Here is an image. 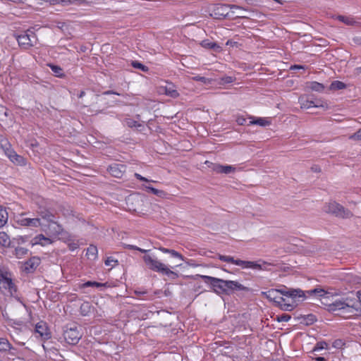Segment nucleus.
<instances>
[{
	"label": "nucleus",
	"mask_w": 361,
	"mask_h": 361,
	"mask_svg": "<svg viewBox=\"0 0 361 361\" xmlns=\"http://www.w3.org/2000/svg\"><path fill=\"white\" fill-rule=\"evenodd\" d=\"M123 246L126 249L137 250L142 253H145V255L142 257V259L149 269L166 275L171 279H176L178 278V274L171 270L167 265L159 261L154 256L147 254L149 250L129 244H123Z\"/></svg>",
	"instance_id": "nucleus-1"
},
{
	"label": "nucleus",
	"mask_w": 361,
	"mask_h": 361,
	"mask_svg": "<svg viewBox=\"0 0 361 361\" xmlns=\"http://www.w3.org/2000/svg\"><path fill=\"white\" fill-rule=\"evenodd\" d=\"M327 310L329 312L341 311L343 317H350L354 314L355 307L352 300L346 299L345 300H337L332 303L328 304Z\"/></svg>",
	"instance_id": "nucleus-2"
},
{
	"label": "nucleus",
	"mask_w": 361,
	"mask_h": 361,
	"mask_svg": "<svg viewBox=\"0 0 361 361\" xmlns=\"http://www.w3.org/2000/svg\"><path fill=\"white\" fill-rule=\"evenodd\" d=\"M281 294L293 298L304 297L305 294H307L308 295L317 294L320 297H324L327 294V293L324 289L322 288H314L312 290H307L305 293L299 289H292L287 292H283V293H278L276 296V300L273 301L278 303L280 305H283V302H285V299L281 296Z\"/></svg>",
	"instance_id": "nucleus-3"
},
{
	"label": "nucleus",
	"mask_w": 361,
	"mask_h": 361,
	"mask_svg": "<svg viewBox=\"0 0 361 361\" xmlns=\"http://www.w3.org/2000/svg\"><path fill=\"white\" fill-rule=\"evenodd\" d=\"M325 211L327 213L332 214L337 217L343 219H349L353 216V213L349 209H345L336 202H329L326 206Z\"/></svg>",
	"instance_id": "nucleus-4"
},
{
	"label": "nucleus",
	"mask_w": 361,
	"mask_h": 361,
	"mask_svg": "<svg viewBox=\"0 0 361 361\" xmlns=\"http://www.w3.org/2000/svg\"><path fill=\"white\" fill-rule=\"evenodd\" d=\"M16 39L18 45L23 49H28L35 46L37 41L35 33L30 30L16 36Z\"/></svg>",
	"instance_id": "nucleus-5"
},
{
	"label": "nucleus",
	"mask_w": 361,
	"mask_h": 361,
	"mask_svg": "<svg viewBox=\"0 0 361 361\" xmlns=\"http://www.w3.org/2000/svg\"><path fill=\"white\" fill-rule=\"evenodd\" d=\"M25 213H21L17 217L16 223L18 225L24 227H33L37 228L41 227L42 231H45L46 229L44 228V223L40 222V219L35 218H25L24 217Z\"/></svg>",
	"instance_id": "nucleus-6"
},
{
	"label": "nucleus",
	"mask_w": 361,
	"mask_h": 361,
	"mask_svg": "<svg viewBox=\"0 0 361 361\" xmlns=\"http://www.w3.org/2000/svg\"><path fill=\"white\" fill-rule=\"evenodd\" d=\"M235 264L241 267L243 269L267 270L266 266L271 264L261 259L257 262H252L238 259H235Z\"/></svg>",
	"instance_id": "nucleus-7"
},
{
	"label": "nucleus",
	"mask_w": 361,
	"mask_h": 361,
	"mask_svg": "<svg viewBox=\"0 0 361 361\" xmlns=\"http://www.w3.org/2000/svg\"><path fill=\"white\" fill-rule=\"evenodd\" d=\"M219 283H224V290L223 293L229 294L231 292L235 290H243V291H249V288L244 286L243 284L240 283L236 281H229V280H224V281H217Z\"/></svg>",
	"instance_id": "nucleus-8"
},
{
	"label": "nucleus",
	"mask_w": 361,
	"mask_h": 361,
	"mask_svg": "<svg viewBox=\"0 0 361 361\" xmlns=\"http://www.w3.org/2000/svg\"><path fill=\"white\" fill-rule=\"evenodd\" d=\"M36 213L37 214V218L40 219V222L43 221L47 224L56 219V215L54 211L45 206L39 205L36 209Z\"/></svg>",
	"instance_id": "nucleus-9"
},
{
	"label": "nucleus",
	"mask_w": 361,
	"mask_h": 361,
	"mask_svg": "<svg viewBox=\"0 0 361 361\" xmlns=\"http://www.w3.org/2000/svg\"><path fill=\"white\" fill-rule=\"evenodd\" d=\"M81 336L82 335L76 326L68 328L63 332V338L70 345L77 344Z\"/></svg>",
	"instance_id": "nucleus-10"
},
{
	"label": "nucleus",
	"mask_w": 361,
	"mask_h": 361,
	"mask_svg": "<svg viewBox=\"0 0 361 361\" xmlns=\"http://www.w3.org/2000/svg\"><path fill=\"white\" fill-rule=\"evenodd\" d=\"M44 228L46 229L44 231L47 232L50 236L53 237H57L61 235L64 231L63 226L59 224L56 219L47 224H44Z\"/></svg>",
	"instance_id": "nucleus-11"
},
{
	"label": "nucleus",
	"mask_w": 361,
	"mask_h": 361,
	"mask_svg": "<svg viewBox=\"0 0 361 361\" xmlns=\"http://www.w3.org/2000/svg\"><path fill=\"white\" fill-rule=\"evenodd\" d=\"M41 264V259L39 257L34 256L29 258L23 262L22 270L26 274H32Z\"/></svg>",
	"instance_id": "nucleus-12"
},
{
	"label": "nucleus",
	"mask_w": 361,
	"mask_h": 361,
	"mask_svg": "<svg viewBox=\"0 0 361 361\" xmlns=\"http://www.w3.org/2000/svg\"><path fill=\"white\" fill-rule=\"evenodd\" d=\"M200 277L203 279L204 283L209 284L215 293H223L224 283H219L217 281H224V279L204 275H200Z\"/></svg>",
	"instance_id": "nucleus-13"
},
{
	"label": "nucleus",
	"mask_w": 361,
	"mask_h": 361,
	"mask_svg": "<svg viewBox=\"0 0 361 361\" xmlns=\"http://www.w3.org/2000/svg\"><path fill=\"white\" fill-rule=\"evenodd\" d=\"M35 333L38 334L42 339L48 340L51 338V332L46 322L40 321L35 325Z\"/></svg>",
	"instance_id": "nucleus-14"
},
{
	"label": "nucleus",
	"mask_w": 361,
	"mask_h": 361,
	"mask_svg": "<svg viewBox=\"0 0 361 361\" xmlns=\"http://www.w3.org/2000/svg\"><path fill=\"white\" fill-rule=\"evenodd\" d=\"M6 154L13 164L19 166H25L26 164V159L23 157L18 154L14 150L7 149Z\"/></svg>",
	"instance_id": "nucleus-15"
},
{
	"label": "nucleus",
	"mask_w": 361,
	"mask_h": 361,
	"mask_svg": "<svg viewBox=\"0 0 361 361\" xmlns=\"http://www.w3.org/2000/svg\"><path fill=\"white\" fill-rule=\"evenodd\" d=\"M126 169V166L123 164H114L109 166L108 171L112 176L121 178L125 173Z\"/></svg>",
	"instance_id": "nucleus-16"
},
{
	"label": "nucleus",
	"mask_w": 361,
	"mask_h": 361,
	"mask_svg": "<svg viewBox=\"0 0 361 361\" xmlns=\"http://www.w3.org/2000/svg\"><path fill=\"white\" fill-rule=\"evenodd\" d=\"M53 243V240L44 236L43 234H38L34 237L31 240V245L32 246L36 245H40L42 246H46Z\"/></svg>",
	"instance_id": "nucleus-17"
},
{
	"label": "nucleus",
	"mask_w": 361,
	"mask_h": 361,
	"mask_svg": "<svg viewBox=\"0 0 361 361\" xmlns=\"http://www.w3.org/2000/svg\"><path fill=\"white\" fill-rule=\"evenodd\" d=\"M0 246L2 247H14V241H11L9 235L4 231L0 232Z\"/></svg>",
	"instance_id": "nucleus-18"
},
{
	"label": "nucleus",
	"mask_w": 361,
	"mask_h": 361,
	"mask_svg": "<svg viewBox=\"0 0 361 361\" xmlns=\"http://www.w3.org/2000/svg\"><path fill=\"white\" fill-rule=\"evenodd\" d=\"M250 119L247 126L258 125L260 126H267L271 124V121L267 118H255L254 116H249Z\"/></svg>",
	"instance_id": "nucleus-19"
},
{
	"label": "nucleus",
	"mask_w": 361,
	"mask_h": 361,
	"mask_svg": "<svg viewBox=\"0 0 361 361\" xmlns=\"http://www.w3.org/2000/svg\"><path fill=\"white\" fill-rule=\"evenodd\" d=\"M226 10V7L223 5H217L214 7L213 12L214 16L215 18H224L227 16L228 13L225 12Z\"/></svg>",
	"instance_id": "nucleus-20"
},
{
	"label": "nucleus",
	"mask_w": 361,
	"mask_h": 361,
	"mask_svg": "<svg viewBox=\"0 0 361 361\" xmlns=\"http://www.w3.org/2000/svg\"><path fill=\"white\" fill-rule=\"evenodd\" d=\"M4 288L8 289L11 295H14L17 293L18 288L15 283L13 282L11 277L6 279V281L3 283Z\"/></svg>",
	"instance_id": "nucleus-21"
},
{
	"label": "nucleus",
	"mask_w": 361,
	"mask_h": 361,
	"mask_svg": "<svg viewBox=\"0 0 361 361\" xmlns=\"http://www.w3.org/2000/svg\"><path fill=\"white\" fill-rule=\"evenodd\" d=\"M159 250L164 253L170 254L171 255V257H173L178 258L180 260L184 261V257L180 253H179L178 252H177L174 250L168 249V248H165L163 247H159Z\"/></svg>",
	"instance_id": "nucleus-22"
},
{
	"label": "nucleus",
	"mask_w": 361,
	"mask_h": 361,
	"mask_svg": "<svg viewBox=\"0 0 361 361\" xmlns=\"http://www.w3.org/2000/svg\"><path fill=\"white\" fill-rule=\"evenodd\" d=\"M307 87L312 91L322 92L324 90V85L316 81H312L308 82Z\"/></svg>",
	"instance_id": "nucleus-23"
},
{
	"label": "nucleus",
	"mask_w": 361,
	"mask_h": 361,
	"mask_svg": "<svg viewBox=\"0 0 361 361\" xmlns=\"http://www.w3.org/2000/svg\"><path fill=\"white\" fill-rule=\"evenodd\" d=\"M10 350H14V348L8 339L6 338H0V351L5 352Z\"/></svg>",
	"instance_id": "nucleus-24"
},
{
	"label": "nucleus",
	"mask_w": 361,
	"mask_h": 361,
	"mask_svg": "<svg viewBox=\"0 0 361 361\" xmlns=\"http://www.w3.org/2000/svg\"><path fill=\"white\" fill-rule=\"evenodd\" d=\"M216 171L221 173L228 174L235 171V168L232 166L218 165L215 167Z\"/></svg>",
	"instance_id": "nucleus-25"
},
{
	"label": "nucleus",
	"mask_w": 361,
	"mask_h": 361,
	"mask_svg": "<svg viewBox=\"0 0 361 361\" xmlns=\"http://www.w3.org/2000/svg\"><path fill=\"white\" fill-rule=\"evenodd\" d=\"M8 212L6 208L0 206V228L3 227L8 221Z\"/></svg>",
	"instance_id": "nucleus-26"
},
{
	"label": "nucleus",
	"mask_w": 361,
	"mask_h": 361,
	"mask_svg": "<svg viewBox=\"0 0 361 361\" xmlns=\"http://www.w3.org/2000/svg\"><path fill=\"white\" fill-rule=\"evenodd\" d=\"M278 293H283V292L277 289H271L267 292L262 293V294L264 295L266 298L271 301L276 300V296Z\"/></svg>",
	"instance_id": "nucleus-27"
},
{
	"label": "nucleus",
	"mask_w": 361,
	"mask_h": 361,
	"mask_svg": "<svg viewBox=\"0 0 361 361\" xmlns=\"http://www.w3.org/2000/svg\"><path fill=\"white\" fill-rule=\"evenodd\" d=\"M201 45L207 49H213L215 51H219L221 49L220 46L218 45L216 42H210L209 40H203L201 43Z\"/></svg>",
	"instance_id": "nucleus-28"
},
{
	"label": "nucleus",
	"mask_w": 361,
	"mask_h": 361,
	"mask_svg": "<svg viewBox=\"0 0 361 361\" xmlns=\"http://www.w3.org/2000/svg\"><path fill=\"white\" fill-rule=\"evenodd\" d=\"M106 283H99L97 281H88L80 285V288H87V287L101 288V287H106Z\"/></svg>",
	"instance_id": "nucleus-29"
},
{
	"label": "nucleus",
	"mask_w": 361,
	"mask_h": 361,
	"mask_svg": "<svg viewBox=\"0 0 361 361\" xmlns=\"http://www.w3.org/2000/svg\"><path fill=\"white\" fill-rule=\"evenodd\" d=\"M92 310V305L89 302H84L80 307V311L82 315H88Z\"/></svg>",
	"instance_id": "nucleus-30"
},
{
	"label": "nucleus",
	"mask_w": 361,
	"mask_h": 361,
	"mask_svg": "<svg viewBox=\"0 0 361 361\" xmlns=\"http://www.w3.org/2000/svg\"><path fill=\"white\" fill-rule=\"evenodd\" d=\"M97 247L94 245H90L87 249L86 255L88 258L95 259L97 256Z\"/></svg>",
	"instance_id": "nucleus-31"
},
{
	"label": "nucleus",
	"mask_w": 361,
	"mask_h": 361,
	"mask_svg": "<svg viewBox=\"0 0 361 361\" xmlns=\"http://www.w3.org/2000/svg\"><path fill=\"white\" fill-rule=\"evenodd\" d=\"M13 247H15V255L16 256L17 258H22L28 252V249L25 247H23L20 246H14Z\"/></svg>",
	"instance_id": "nucleus-32"
},
{
	"label": "nucleus",
	"mask_w": 361,
	"mask_h": 361,
	"mask_svg": "<svg viewBox=\"0 0 361 361\" xmlns=\"http://www.w3.org/2000/svg\"><path fill=\"white\" fill-rule=\"evenodd\" d=\"M165 94L173 98H176L179 96L178 91L173 88L172 85L165 87Z\"/></svg>",
	"instance_id": "nucleus-33"
},
{
	"label": "nucleus",
	"mask_w": 361,
	"mask_h": 361,
	"mask_svg": "<svg viewBox=\"0 0 361 361\" xmlns=\"http://www.w3.org/2000/svg\"><path fill=\"white\" fill-rule=\"evenodd\" d=\"M345 87L346 85L344 82L338 80H335L332 82L329 87L330 90H343L345 89Z\"/></svg>",
	"instance_id": "nucleus-34"
},
{
	"label": "nucleus",
	"mask_w": 361,
	"mask_h": 361,
	"mask_svg": "<svg viewBox=\"0 0 361 361\" xmlns=\"http://www.w3.org/2000/svg\"><path fill=\"white\" fill-rule=\"evenodd\" d=\"M49 67L55 73L56 76L60 78L64 76L63 69L60 66L54 64H49Z\"/></svg>",
	"instance_id": "nucleus-35"
},
{
	"label": "nucleus",
	"mask_w": 361,
	"mask_h": 361,
	"mask_svg": "<svg viewBox=\"0 0 361 361\" xmlns=\"http://www.w3.org/2000/svg\"><path fill=\"white\" fill-rule=\"evenodd\" d=\"M124 122L125 124L129 128H137L142 126L141 123H138L137 121H135L134 119L132 118H126Z\"/></svg>",
	"instance_id": "nucleus-36"
},
{
	"label": "nucleus",
	"mask_w": 361,
	"mask_h": 361,
	"mask_svg": "<svg viewBox=\"0 0 361 361\" xmlns=\"http://www.w3.org/2000/svg\"><path fill=\"white\" fill-rule=\"evenodd\" d=\"M104 264L106 266L114 267L118 264V261L114 257H108L105 259Z\"/></svg>",
	"instance_id": "nucleus-37"
},
{
	"label": "nucleus",
	"mask_w": 361,
	"mask_h": 361,
	"mask_svg": "<svg viewBox=\"0 0 361 361\" xmlns=\"http://www.w3.org/2000/svg\"><path fill=\"white\" fill-rule=\"evenodd\" d=\"M131 65L133 68L140 69L143 72H147L149 71V68L147 66H145L144 64L141 63L137 61H132Z\"/></svg>",
	"instance_id": "nucleus-38"
},
{
	"label": "nucleus",
	"mask_w": 361,
	"mask_h": 361,
	"mask_svg": "<svg viewBox=\"0 0 361 361\" xmlns=\"http://www.w3.org/2000/svg\"><path fill=\"white\" fill-rule=\"evenodd\" d=\"M320 105L318 103H315L313 101H309V100H306L301 103V108H303V109H309L312 106L318 107Z\"/></svg>",
	"instance_id": "nucleus-39"
},
{
	"label": "nucleus",
	"mask_w": 361,
	"mask_h": 361,
	"mask_svg": "<svg viewBox=\"0 0 361 361\" xmlns=\"http://www.w3.org/2000/svg\"><path fill=\"white\" fill-rule=\"evenodd\" d=\"M337 18L338 20L344 23L346 25H353L355 23L353 18L343 16H338Z\"/></svg>",
	"instance_id": "nucleus-40"
},
{
	"label": "nucleus",
	"mask_w": 361,
	"mask_h": 361,
	"mask_svg": "<svg viewBox=\"0 0 361 361\" xmlns=\"http://www.w3.org/2000/svg\"><path fill=\"white\" fill-rule=\"evenodd\" d=\"M218 258L221 261L235 264V259L233 257L219 254Z\"/></svg>",
	"instance_id": "nucleus-41"
},
{
	"label": "nucleus",
	"mask_w": 361,
	"mask_h": 361,
	"mask_svg": "<svg viewBox=\"0 0 361 361\" xmlns=\"http://www.w3.org/2000/svg\"><path fill=\"white\" fill-rule=\"evenodd\" d=\"M327 347H328L327 343H326L325 341H320V342L317 343V344L315 345V346L313 348V351H317L319 350L326 349Z\"/></svg>",
	"instance_id": "nucleus-42"
},
{
	"label": "nucleus",
	"mask_w": 361,
	"mask_h": 361,
	"mask_svg": "<svg viewBox=\"0 0 361 361\" xmlns=\"http://www.w3.org/2000/svg\"><path fill=\"white\" fill-rule=\"evenodd\" d=\"M145 188H146V189H147V190L148 192H152V194L156 195H158V196H160V195H161V194H162V193H163V191H162V190H158V189H157V188H153V187H151V186H146Z\"/></svg>",
	"instance_id": "nucleus-43"
},
{
	"label": "nucleus",
	"mask_w": 361,
	"mask_h": 361,
	"mask_svg": "<svg viewBox=\"0 0 361 361\" xmlns=\"http://www.w3.org/2000/svg\"><path fill=\"white\" fill-rule=\"evenodd\" d=\"M11 278V274L8 272H0V283L2 284L6 281V279Z\"/></svg>",
	"instance_id": "nucleus-44"
},
{
	"label": "nucleus",
	"mask_w": 361,
	"mask_h": 361,
	"mask_svg": "<svg viewBox=\"0 0 361 361\" xmlns=\"http://www.w3.org/2000/svg\"><path fill=\"white\" fill-rule=\"evenodd\" d=\"M11 278V274L8 272H0V283L2 284L6 281V279Z\"/></svg>",
	"instance_id": "nucleus-45"
},
{
	"label": "nucleus",
	"mask_w": 361,
	"mask_h": 361,
	"mask_svg": "<svg viewBox=\"0 0 361 361\" xmlns=\"http://www.w3.org/2000/svg\"><path fill=\"white\" fill-rule=\"evenodd\" d=\"M349 138L353 140H361V128L354 134L351 135Z\"/></svg>",
	"instance_id": "nucleus-46"
},
{
	"label": "nucleus",
	"mask_w": 361,
	"mask_h": 361,
	"mask_svg": "<svg viewBox=\"0 0 361 361\" xmlns=\"http://www.w3.org/2000/svg\"><path fill=\"white\" fill-rule=\"evenodd\" d=\"M53 4L68 5L72 3L71 0H51Z\"/></svg>",
	"instance_id": "nucleus-47"
},
{
	"label": "nucleus",
	"mask_w": 361,
	"mask_h": 361,
	"mask_svg": "<svg viewBox=\"0 0 361 361\" xmlns=\"http://www.w3.org/2000/svg\"><path fill=\"white\" fill-rule=\"evenodd\" d=\"M235 121L240 126L245 125L246 123V118L244 116H238Z\"/></svg>",
	"instance_id": "nucleus-48"
},
{
	"label": "nucleus",
	"mask_w": 361,
	"mask_h": 361,
	"mask_svg": "<svg viewBox=\"0 0 361 361\" xmlns=\"http://www.w3.org/2000/svg\"><path fill=\"white\" fill-rule=\"evenodd\" d=\"M192 80L195 81H200L204 83H206L208 80V79L205 77L197 75L192 78Z\"/></svg>",
	"instance_id": "nucleus-49"
},
{
	"label": "nucleus",
	"mask_w": 361,
	"mask_h": 361,
	"mask_svg": "<svg viewBox=\"0 0 361 361\" xmlns=\"http://www.w3.org/2000/svg\"><path fill=\"white\" fill-rule=\"evenodd\" d=\"M291 317L288 314H283L279 317L278 321L279 322H288L290 319Z\"/></svg>",
	"instance_id": "nucleus-50"
},
{
	"label": "nucleus",
	"mask_w": 361,
	"mask_h": 361,
	"mask_svg": "<svg viewBox=\"0 0 361 361\" xmlns=\"http://www.w3.org/2000/svg\"><path fill=\"white\" fill-rule=\"evenodd\" d=\"M13 241L14 242L16 241L18 244L23 243L26 241V238L20 236V237H18L17 238L13 239Z\"/></svg>",
	"instance_id": "nucleus-51"
},
{
	"label": "nucleus",
	"mask_w": 361,
	"mask_h": 361,
	"mask_svg": "<svg viewBox=\"0 0 361 361\" xmlns=\"http://www.w3.org/2000/svg\"><path fill=\"white\" fill-rule=\"evenodd\" d=\"M135 177L137 179V180H140L141 181H146V182H148L149 181L148 179H147L146 178L142 176L139 173H135Z\"/></svg>",
	"instance_id": "nucleus-52"
},
{
	"label": "nucleus",
	"mask_w": 361,
	"mask_h": 361,
	"mask_svg": "<svg viewBox=\"0 0 361 361\" xmlns=\"http://www.w3.org/2000/svg\"><path fill=\"white\" fill-rule=\"evenodd\" d=\"M78 247V243H72L68 244V248L70 250L73 251Z\"/></svg>",
	"instance_id": "nucleus-53"
},
{
	"label": "nucleus",
	"mask_w": 361,
	"mask_h": 361,
	"mask_svg": "<svg viewBox=\"0 0 361 361\" xmlns=\"http://www.w3.org/2000/svg\"><path fill=\"white\" fill-rule=\"evenodd\" d=\"M311 170L316 173H319L321 171V168L318 165H314L311 167Z\"/></svg>",
	"instance_id": "nucleus-54"
},
{
	"label": "nucleus",
	"mask_w": 361,
	"mask_h": 361,
	"mask_svg": "<svg viewBox=\"0 0 361 361\" xmlns=\"http://www.w3.org/2000/svg\"><path fill=\"white\" fill-rule=\"evenodd\" d=\"M343 344V341H342L341 340H339V339L336 340V341L334 342V347H337V348H338V347L341 346Z\"/></svg>",
	"instance_id": "nucleus-55"
},
{
	"label": "nucleus",
	"mask_w": 361,
	"mask_h": 361,
	"mask_svg": "<svg viewBox=\"0 0 361 361\" xmlns=\"http://www.w3.org/2000/svg\"><path fill=\"white\" fill-rule=\"evenodd\" d=\"M295 69H305V67L300 65H293L290 66V70H295Z\"/></svg>",
	"instance_id": "nucleus-56"
},
{
	"label": "nucleus",
	"mask_w": 361,
	"mask_h": 361,
	"mask_svg": "<svg viewBox=\"0 0 361 361\" xmlns=\"http://www.w3.org/2000/svg\"><path fill=\"white\" fill-rule=\"evenodd\" d=\"M104 94H117V95H120L119 93L116 92H114L113 90H108V91H106L104 92Z\"/></svg>",
	"instance_id": "nucleus-57"
},
{
	"label": "nucleus",
	"mask_w": 361,
	"mask_h": 361,
	"mask_svg": "<svg viewBox=\"0 0 361 361\" xmlns=\"http://www.w3.org/2000/svg\"><path fill=\"white\" fill-rule=\"evenodd\" d=\"M1 109L4 111V114L6 117H7L8 116V109L4 108V107H1Z\"/></svg>",
	"instance_id": "nucleus-58"
},
{
	"label": "nucleus",
	"mask_w": 361,
	"mask_h": 361,
	"mask_svg": "<svg viewBox=\"0 0 361 361\" xmlns=\"http://www.w3.org/2000/svg\"><path fill=\"white\" fill-rule=\"evenodd\" d=\"M85 91H83V90H82V91L80 92V94H78V97H79V98H81V97H84V96H85Z\"/></svg>",
	"instance_id": "nucleus-59"
},
{
	"label": "nucleus",
	"mask_w": 361,
	"mask_h": 361,
	"mask_svg": "<svg viewBox=\"0 0 361 361\" xmlns=\"http://www.w3.org/2000/svg\"><path fill=\"white\" fill-rule=\"evenodd\" d=\"M357 295L358 300H359L360 302L361 303V290L358 291L357 293Z\"/></svg>",
	"instance_id": "nucleus-60"
},
{
	"label": "nucleus",
	"mask_w": 361,
	"mask_h": 361,
	"mask_svg": "<svg viewBox=\"0 0 361 361\" xmlns=\"http://www.w3.org/2000/svg\"><path fill=\"white\" fill-rule=\"evenodd\" d=\"M317 361H325V358L324 357H318L316 358Z\"/></svg>",
	"instance_id": "nucleus-61"
},
{
	"label": "nucleus",
	"mask_w": 361,
	"mask_h": 361,
	"mask_svg": "<svg viewBox=\"0 0 361 361\" xmlns=\"http://www.w3.org/2000/svg\"><path fill=\"white\" fill-rule=\"evenodd\" d=\"M135 293V294H136L137 296H140V295H143V294H145V293H146V292H140V291H137V290H136Z\"/></svg>",
	"instance_id": "nucleus-62"
},
{
	"label": "nucleus",
	"mask_w": 361,
	"mask_h": 361,
	"mask_svg": "<svg viewBox=\"0 0 361 361\" xmlns=\"http://www.w3.org/2000/svg\"><path fill=\"white\" fill-rule=\"evenodd\" d=\"M233 44H237V42H233V41H231V40H228V41L226 42V44H227V45H228V44L233 45Z\"/></svg>",
	"instance_id": "nucleus-63"
},
{
	"label": "nucleus",
	"mask_w": 361,
	"mask_h": 361,
	"mask_svg": "<svg viewBox=\"0 0 361 361\" xmlns=\"http://www.w3.org/2000/svg\"><path fill=\"white\" fill-rule=\"evenodd\" d=\"M233 8H237V9H243V8H242L241 6H236V5H233ZM245 10V8H244ZM247 9H245L246 11Z\"/></svg>",
	"instance_id": "nucleus-64"
}]
</instances>
